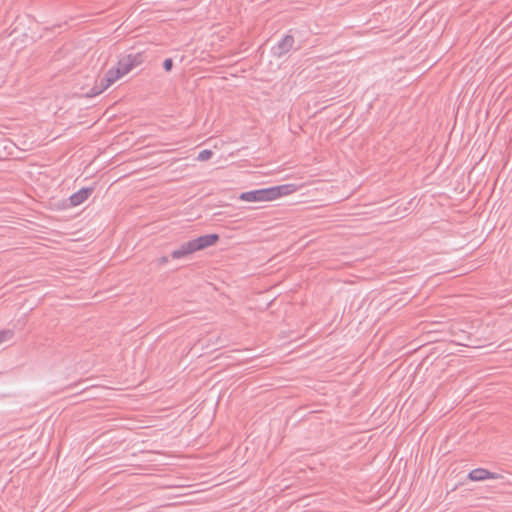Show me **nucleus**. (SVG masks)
Listing matches in <instances>:
<instances>
[{"instance_id": "4", "label": "nucleus", "mask_w": 512, "mask_h": 512, "mask_svg": "<svg viewBox=\"0 0 512 512\" xmlns=\"http://www.w3.org/2000/svg\"><path fill=\"white\" fill-rule=\"evenodd\" d=\"M293 45V36L286 35L272 48L273 55L278 58H281L292 49Z\"/></svg>"}, {"instance_id": "2", "label": "nucleus", "mask_w": 512, "mask_h": 512, "mask_svg": "<svg viewBox=\"0 0 512 512\" xmlns=\"http://www.w3.org/2000/svg\"><path fill=\"white\" fill-rule=\"evenodd\" d=\"M219 240L218 234H207L190 240L188 242L182 243L179 248L175 249L171 253V257L173 259H181L187 257L194 252L203 250L210 246H213Z\"/></svg>"}, {"instance_id": "12", "label": "nucleus", "mask_w": 512, "mask_h": 512, "mask_svg": "<svg viewBox=\"0 0 512 512\" xmlns=\"http://www.w3.org/2000/svg\"><path fill=\"white\" fill-rule=\"evenodd\" d=\"M158 262L159 264H165L168 262V257L162 256L161 258H159Z\"/></svg>"}, {"instance_id": "7", "label": "nucleus", "mask_w": 512, "mask_h": 512, "mask_svg": "<svg viewBox=\"0 0 512 512\" xmlns=\"http://www.w3.org/2000/svg\"><path fill=\"white\" fill-rule=\"evenodd\" d=\"M93 191L94 188L87 187L82 188L79 191L73 193L69 198L71 206H78L82 204L84 201L88 199V197L92 194Z\"/></svg>"}, {"instance_id": "8", "label": "nucleus", "mask_w": 512, "mask_h": 512, "mask_svg": "<svg viewBox=\"0 0 512 512\" xmlns=\"http://www.w3.org/2000/svg\"><path fill=\"white\" fill-rule=\"evenodd\" d=\"M103 85H105V80H104V77L100 80V83L99 85H96L94 86L92 89H91V92L88 94L89 96H96L100 93H102L104 90H106L107 88H103Z\"/></svg>"}, {"instance_id": "9", "label": "nucleus", "mask_w": 512, "mask_h": 512, "mask_svg": "<svg viewBox=\"0 0 512 512\" xmlns=\"http://www.w3.org/2000/svg\"><path fill=\"white\" fill-rule=\"evenodd\" d=\"M213 155V152L211 150L205 149L199 152L197 156V160L199 161H207L209 160Z\"/></svg>"}, {"instance_id": "3", "label": "nucleus", "mask_w": 512, "mask_h": 512, "mask_svg": "<svg viewBox=\"0 0 512 512\" xmlns=\"http://www.w3.org/2000/svg\"><path fill=\"white\" fill-rule=\"evenodd\" d=\"M271 194L268 188L258 189L248 192H243L240 194L239 199L247 202H263V201H271Z\"/></svg>"}, {"instance_id": "1", "label": "nucleus", "mask_w": 512, "mask_h": 512, "mask_svg": "<svg viewBox=\"0 0 512 512\" xmlns=\"http://www.w3.org/2000/svg\"><path fill=\"white\" fill-rule=\"evenodd\" d=\"M144 62L143 53L128 54L121 57L116 67L110 68L105 76V85L103 88H109L118 79L131 72L134 68L138 67Z\"/></svg>"}, {"instance_id": "11", "label": "nucleus", "mask_w": 512, "mask_h": 512, "mask_svg": "<svg viewBox=\"0 0 512 512\" xmlns=\"http://www.w3.org/2000/svg\"><path fill=\"white\" fill-rule=\"evenodd\" d=\"M172 67H173V60L171 58L165 59L163 62V68L165 69V71H167V72L171 71Z\"/></svg>"}, {"instance_id": "5", "label": "nucleus", "mask_w": 512, "mask_h": 512, "mask_svg": "<svg viewBox=\"0 0 512 512\" xmlns=\"http://www.w3.org/2000/svg\"><path fill=\"white\" fill-rule=\"evenodd\" d=\"M468 478L471 481H483L486 479H503L504 476L499 473L490 472L484 468H476L469 472Z\"/></svg>"}, {"instance_id": "6", "label": "nucleus", "mask_w": 512, "mask_h": 512, "mask_svg": "<svg viewBox=\"0 0 512 512\" xmlns=\"http://www.w3.org/2000/svg\"><path fill=\"white\" fill-rule=\"evenodd\" d=\"M270 195V199L275 200L281 196L289 195L296 191V187L293 184H284L279 186H273L268 188Z\"/></svg>"}, {"instance_id": "10", "label": "nucleus", "mask_w": 512, "mask_h": 512, "mask_svg": "<svg viewBox=\"0 0 512 512\" xmlns=\"http://www.w3.org/2000/svg\"><path fill=\"white\" fill-rule=\"evenodd\" d=\"M13 336V331L12 330H2L0 331V344L7 341V340H10Z\"/></svg>"}]
</instances>
